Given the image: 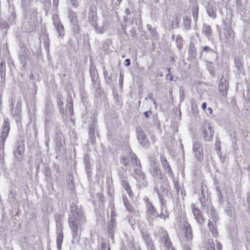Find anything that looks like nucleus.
Instances as JSON below:
<instances>
[{"label": "nucleus", "mask_w": 250, "mask_h": 250, "mask_svg": "<svg viewBox=\"0 0 250 250\" xmlns=\"http://www.w3.org/2000/svg\"><path fill=\"white\" fill-rule=\"evenodd\" d=\"M129 159H130V156L129 154L127 157H123L121 160V163L124 166L126 167L129 165Z\"/></svg>", "instance_id": "8fccbe9b"}, {"label": "nucleus", "mask_w": 250, "mask_h": 250, "mask_svg": "<svg viewBox=\"0 0 250 250\" xmlns=\"http://www.w3.org/2000/svg\"><path fill=\"white\" fill-rule=\"evenodd\" d=\"M208 225L212 235L216 237L218 235V231L216 228L217 225H215L210 220H208Z\"/></svg>", "instance_id": "7c9ffc66"}, {"label": "nucleus", "mask_w": 250, "mask_h": 250, "mask_svg": "<svg viewBox=\"0 0 250 250\" xmlns=\"http://www.w3.org/2000/svg\"><path fill=\"white\" fill-rule=\"evenodd\" d=\"M154 191L157 193L158 198L161 202V212L160 214H158L157 213L156 217H159L161 218H163L165 220L166 218H168L169 217V212L166 207V202L167 201L164 199L163 195L161 194L159 192L158 189L157 188H154Z\"/></svg>", "instance_id": "7ed1b4c3"}, {"label": "nucleus", "mask_w": 250, "mask_h": 250, "mask_svg": "<svg viewBox=\"0 0 250 250\" xmlns=\"http://www.w3.org/2000/svg\"><path fill=\"white\" fill-rule=\"evenodd\" d=\"M208 15L212 19H215L216 17V9L215 6L212 4L208 3L206 7Z\"/></svg>", "instance_id": "b1692460"}, {"label": "nucleus", "mask_w": 250, "mask_h": 250, "mask_svg": "<svg viewBox=\"0 0 250 250\" xmlns=\"http://www.w3.org/2000/svg\"><path fill=\"white\" fill-rule=\"evenodd\" d=\"M192 151L196 159L199 162L204 160V156L202 146L199 141L193 140L192 145Z\"/></svg>", "instance_id": "20e7f679"}, {"label": "nucleus", "mask_w": 250, "mask_h": 250, "mask_svg": "<svg viewBox=\"0 0 250 250\" xmlns=\"http://www.w3.org/2000/svg\"><path fill=\"white\" fill-rule=\"evenodd\" d=\"M123 82H124V76L121 73V74H120V77H119V85L121 87H122L123 84Z\"/></svg>", "instance_id": "680f3d73"}, {"label": "nucleus", "mask_w": 250, "mask_h": 250, "mask_svg": "<svg viewBox=\"0 0 250 250\" xmlns=\"http://www.w3.org/2000/svg\"><path fill=\"white\" fill-rule=\"evenodd\" d=\"M56 146L61 147H62L64 144V137L62 134L60 132H57L56 133Z\"/></svg>", "instance_id": "c85d7f7f"}, {"label": "nucleus", "mask_w": 250, "mask_h": 250, "mask_svg": "<svg viewBox=\"0 0 250 250\" xmlns=\"http://www.w3.org/2000/svg\"><path fill=\"white\" fill-rule=\"evenodd\" d=\"M235 65L237 70L239 72H242L243 70V61L240 58H236L235 59Z\"/></svg>", "instance_id": "c9c22d12"}, {"label": "nucleus", "mask_w": 250, "mask_h": 250, "mask_svg": "<svg viewBox=\"0 0 250 250\" xmlns=\"http://www.w3.org/2000/svg\"><path fill=\"white\" fill-rule=\"evenodd\" d=\"M57 233V247L58 250H61L62 244L63 239V232H58Z\"/></svg>", "instance_id": "72a5a7b5"}, {"label": "nucleus", "mask_w": 250, "mask_h": 250, "mask_svg": "<svg viewBox=\"0 0 250 250\" xmlns=\"http://www.w3.org/2000/svg\"><path fill=\"white\" fill-rule=\"evenodd\" d=\"M160 160L163 168L164 169V170L166 171V172L167 173L169 177L172 178L174 176V174L172 172L171 168L167 160L164 155H161Z\"/></svg>", "instance_id": "2eb2a0df"}, {"label": "nucleus", "mask_w": 250, "mask_h": 250, "mask_svg": "<svg viewBox=\"0 0 250 250\" xmlns=\"http://www.w3.org/2000/svg\"><path fill=\"white\" fill-rule=\"evenodd\" d=\"M57 103L61 114L64 113V110L63 107V103L60 97H58L57 100Z\"/></svg>", "instance_id": "49530a36"}, {"label": "nucleus", "mask_w": 250, "mask_h": 250, "mask_svg": "<svg viewBox=\"0 0 250 250\" xmlns=\"http://www.w3.org/2000/svg\"><path fill=\"white\" fill-rule=\"evenodd\" d=\"M151 113H152L151 111H146L144 112V115L146 118H148Z\"/></svg>", "instance_id": "338daca9"}, {"label": "nucleus", "mask_w": 250, "mask_h": 250, "mask_svg": "<svg viewBox=\"0 0 250 250\" xmlns=\"http://www.w3.org/2000/svg\"><path fill=\"white\" fill-rule=\"evenodd\" d=\"M219 89L220 93L223 97H226L229 89V82L225 78H222L219 83Z\"/></svg>", "instance_id": "dca6fc26"}, {"label": "nucleus", "mask_w": 250, "mask_h": 250, "mask_svg": "<svg viewBox=\"0 0 250 250\" xmlns=\"http://www.w3.org/2000/svg\"><path fill=\"white\" fill-rule=\"evenodd\" d=\"M204 250H215L214 243L212 239L207 241Z\"/></svg>", "instance_id": "e433bc0d"}, {"label": "nucleus", "mask_w": 250, "mask_h": 250, "mask_svg": "<svg viewBox=\"0 0 250 250\" xmlns=\"http://www.w3.org/2000/svg\"><path fill=\"white\" fill-rule=\"evenodd\" d=\"M136 132L137 138L141 145L144 147H148L149 146V142L142 129L140 127L137 128L136 129Z\"/></svg>", "instance_id": "9d476101"}, {"label": "nucleus", "mask_w": 250, "mask_h": 250, "mask_svg": "<svg viewBox=\"0 0 250 250\" xmlns=\"http://www.w3.org/2000/svg\"><path fill=\"white\" fill-rule=\"evenodd\" d=\"M203 136L205 140L210 141L213 135L212 126L208 123H205L202 126Z\"/></svg>", "instance_id": "1a4fd4ad"}, {"label": "nucleus", "mask_w": 250, "mask_h": 250, "mask_svg": "<svg viewBox=\"0 0 250 250\" xmlns=\"http://www.w3.org/2000/svg\"><path fill=\"white\" fill-rule=\"evenodd\" d=\"M119 176L121 181L127 180V175L126 171L123 169L120 170L119 171Z\"/></svg>", "instance_id": "37998d69"}, {"label": "nucleus", "mask_w": 250, "mask_h": 250, "mask_svg": "<svg viewBox=\"0 0 250 250\" xmlns=\"http://www.w3.org/2000/svg\"><path fill=\"white\" fill-rule=\"evenodd\" d=\"M94 28L96 30L97 33H100V34L103 33L105 30L103 27H99L97 24H96V27H94Z\"/></svg>", "instance_id": "13d9d810"}, {"label": "nucleus", "mask_w": 250, "mask_h": 250, "mask_svg": "<svg viewBox=\"0 0 250 250\" xmlns=\"http://www.w3.org/2000/svg\"><path fill=\"white\" fill-rule=\"evenodd\" d=\"M134 172V178L137 180L139 187L144 188L146 187L147 185L146 177L144 173L141 170V168H135Z\"/></svg>", "instance_id": "423d86ee"}, {"label": "nucleus", "mask_w": 250, "mask_h": 250, "mask_svg": "<svg viewBox=\"0 0 250 250\" xmlns=\"http://www.w3.org/2000/svg\"><path fill=\"white\" fill-rule=\"evenodd\" d=\"M88 20L92 26L96 27L97 13L95 9H90L88 14Z\"/></svg>", "instance_id": "5701e85b"}, {"label": "nucleus", "mask_w": 250, "mask_h": 250, "mask_svg": "<svg viewBox=\"0 0 250 250\" xmlns=\"http://www.w3.org/2000/svg\"><path fill=\"white\" fill-rule=\"evenodd\" d=\"M0 75L2 82H4L6 75V66L5 62L2 61L0 64Z\"/></svg>", "instance_id": "473e14b6"}, {"label": "nucleus", "mask_w": 250, "mask_h": 250, "mask_svg": "<svg viewBox=\"0 0 250 250\" xmlns=\"http://www.w3.org/2000/svg\"><path fill=\"white\" fill-rule=\"evenodd\" d=\"M9 26L8 22L4 20L0 19V28L1 29H7Z\"/></svg>", "instance_id": "3c124183"}, {"label": "nucleus", "mask_w": 250, "mask_h": 250, "mask_svg": "<svg viewBox=\"0 0 250 250\" xmlns=\"http://www.w3.org/2000/svg\"><path fill=\"white\" fill-rule=\"evenodd\" d=\"M183 230L185 237L188 240L192 238V229L190 225L186 221L183 224Z\"/></svg>", "instance_id": "412c9836"}, {"label": "nucleus", "mask_w": 250, "mask_h": 250, "mask_svg": "<svg viewBox=\"0 0 250 250\" xmlns=\"http://www.w3.org/2000/svg\"><path fill=\"white\" fill-rule=\"evenodd\" d=\"M101 250H110L109 245L103 242L101 244Z\"/></svg>", "instance_id": "bf43d9fd"}, {"label": "nucleus", "mask_w": 250, "mask_h": 250, "mask_svg": "<svg viewBox=\"0 0 250 250\" xmlns=\"http://www.w3.org/2000/svg\"><path fill=\"white\" fill-rule=\"evenodd\" d=\"M224 29V35L227 42H233L235 38V33L234 31L230 26H228L227 24H225Z\"/></svg>", "instance_id": "a211bd4d"}, {"label": "nucleus", "mask_w": 250, "mask_h": 250, "mask_svg": "<svg viewBox=\"0 0 250 250\" xmlns=\"http://www.w3.org/2000/svg\"><path fill=\"white\" fill-rule=\"evenodd\" d=\"M180 100L181 101H183L184 100V95H185V92H184V91L183 89H181L180 90Z\"/></svg>", "instance_id": "e2e57ef3"}, {"label": "nucleus", "mask_w": 250, "mask_h": 250, "mask_svg": "<svg viewBox=\"0 0 250 250\" xmlns=\"http://www.w3.org/2000/svg\"><path fill=\"white\" fill-rule=\"evenodd\" d=\"M247 202L249 204L248 208L250 210V192L248 194Z\"/></svg>", "instance_id": "774afa93"}, {"label": "nucleus", "mask_w": 250, "mask_h": 250, "mask_svg": "<svg viewBox=\"0 0 250 250\" xmlns=\"http://www.w3.org/2000/svg\"><path fill=\"white\" fill-rule=\"evenodd\" d=\"M160 234L159 237L161 239V243H163L167 250H175L174 248L171 246V242L168 237L167 232L163 229H159Z\"/></svg>", "instance_id": "0eeeda50"}, {"label": "nucleus", "mask_w": 250, "mask_h": 250, "mask_svg": "<svg viewBox=\"0 0 250 250\" xmlns=\"http://www.w3.org/2000/svg\"><path fill=\"white\" fill-rule=\"evenodd\" d=\"M123 201L124 205L126 209L129 212H132L133 211V208L132 206L129 203L126 198L123 197Z\"/></svg>", "instance_id": "58836bf2"}, {"label": "nucleus", "mask_w": 250, "mask_h": 250, "mask_svg": "<svg viewBox=\"0 0 250 250\" xmlns=\"http://www.w3.org/2000/svg\"><path fill=\"white\" fill-rule=\"evenodd\" d=\"M176 43L179 49H181L183 46L182 38L178 37L176 40Z\"/></svg>", "instance_id": "864d4df0"}, {"label": "nucleus", "mask_w": 250, "mask_h": 250, "mask_svg": "<svg viewBox=\"0 0 250 250\" xmlns=\"http://www.w3.org/2000/svg\"><path fill=\"white\" fill-rule=\"evenodd\" d=\"M72 6L74 8L78 7L79 5V0H69Z\"/></svg>", "instance_id": "4d7b16f0"}, {"label": "nucleus", "mask_w": 250, "mask_h": 250, "mask_svg": "<svg viewBox=\"0 0 250 250\" xmlns=\"http://www.w3.org/2000/svg\"><path fill=\"white\" fill-rule=\"evenodd\" d=\"M207 211L210 215L209 220H210L215 225H217L219 218L214 208L211 205H209L208 207Z\"/></svg>", "instance_id": "aec40b11"}, {"label": "nucleus", "mask_w": 250, "mask_h": 250, "mask_svg": "<svg viewBox=\"0 0 250 250\" xmlns=\"http://www.w3.org/2000/svg\"><path fill=\"white\" fill-rule=\"evenodd\" d=\"M188 53L191 59H194L196 57L197 51L195 44L193 42H191L189 44Z\"/></svg>", "instance_id": "c756f323"}, {"label": "nucleus", "mask_w": 250, "mask_h": 250, "mask_svg": "<svg viewBox=\"0 0 250 250\" xmlns=\"http://www.w3.org/2000/svg\"><path fill=\"white\" fill-rule=\"evenodd\" d=\"M201 197L203 198V199H205L206 197L207 196V187L206 186H201Z\"/></svg>", "instance_id": "a18cd8bd"}, {"label": "nucleus", "mask_w": 250, "mask_h": 250, "mask_svg": "<svg viewBox=\"0 0 250 250\" xmlns=\"http://www.w3.org/2000/svg\"><path fill=\"white\" fill-rule=\"evenodd\" d=\"M192 212L195 219L199 224H202L205 222V219L203 215L201 213L200 209L195 207V205H191Z\"/></svg>", "instance_id": "6ab92c4d"}, {"label": "nucleus", "mask_w": 250, "mask_h": 250, "mask_svg": "<svg viewBox=\"0 0 250 250\" xmlns=\"http://www.w3.org/2000/svg\"><path fill=\"white\" fill-rule=\"evenodd\" d=\"M142 236L148 250H156L153 241L150 236L146 232H142Z\"/></svg>", "instance_id": "4be33fe9"}, {"label": "nucleus", "mask_w": 250, "mask_h": 250, "mask_svg": "<svg viewBox=\"0 0 250 250\" xmlns=\"http://www.w3.org/2000/svg\"><path fill=\"white\" fill-rule=\"evenodd\" d=\"M54 108L53 104L50 101H47L45 105V123L48 124L52 121L54 116Z\"/></svg>", "instance_id": "6e6552de"}, {"label": "nucleus", "mask_w": 250, "mask_h": 250, "mask_svg": "<svg viewBox=\"0 0 250 250\" xmlns=\"http://www.w3.org/2000/svg\"><path fill=\"white\" fill-rule=\"evenodd\" d=\"M203 50L201 52V55L203 54L204 52H206V53H211L213 54L215 56H216V54L215 53L214 50L211 49L210 47L208 46H204L202 47Z\"/></svg>", "instance_id": "a19ab883"}, {"label": "nucleus", "mask_w": 250, "mask_h": 250, "mask_svg": "<svg viewBox=\"0 0 250 250\" xmlns=\"http://www.w3.org/2000/svg\"><path fill=\"white\" fill-rule=\"evenodd\" d=\"M68 18L71 23L78 22L77 18V14L73 11H69L68 13Z\"/></svg>", "instance_id": "4c0bfd02"}, {"label": "nucleus", "mask_w": 250, "mask_h": 250, "mask_svg": "<svg viewBox=\"0 0 250 250\" xmlns=\"http://www.w3.org/2000/svg\"><path fill=\"white\" fill-rule=\"evenodd\" d=\"M147 26L148 30H149L150 33L152 35V36L154 37H157L158 35L155 29H154L151 25L149 24H148Z\"/></svg>", "instance_id": "603ef678"}, {"label": "nucleus", "mask_w": 250, "mask_h": 250, "mask_svg": "<svg viewBox=\"0 0 250 250\" xmlns=\"http://www.w3.org/2000/svg\"><path fill=\"white\" fill-rule=\"evenodd\" d=\"M56 227H57V229H56L57 232H63L62 231L63 226H62V224L61 219H56Z\"/></svg>", "instance_id": "79ce46f5"}, {"label": "nucleus", "mask_w": 250, "mask_h": 250, "mask_svg": "<svg viewBox=\"0 0 250 250\" xmlns=\"http://www.w3.org/2000/svg\"><path fill=\"white\" fill-rule=\"evenodd\" d=\"M145 203L147 217L150 219H152L156 217L157 211L153 204L149 202L147 198L146 199Z\"/></svg>", "instance_id": "f8f14e48"}, {"label": "nucleus", "mask_w": 250, "mask_h": 250, "mask_svg": "<svg viewBox=\"0 0 250 250\" xmlns=\"http://www.w3.org/2000/svg\"><path fill=\"white\" fill-rule=\"evenodd\" d=\"M198 11H199V8L197 5H195L192 8V16H193V20L195 22H196V21L198 20Z\"/></svg>", "instance_id": "ea45409f"}, {"label": "nucleus", "mask_w": 250, "mask_h": 250, "mask_svg": "<svg viewBox=\"0 0 250 250\" xmlns=\"http://www.w3.org/2000/svg\"><path fill=\"white\" fill-rule=\"evenodd\" d=\"M89 73L92 84L95 88H98L100 85V82L98 81V74L95 66H91L89 70Z\"/></svg>", "instance_id": "4468645a"}, {"label": "nucleus", "mask_w": 250, "mask_h": 250, "mask_svg": "<svg viewBox=\"0 0 250 250\" xmlns=\"http://www.w3.org/2000/svg\"><path fill=\"white\" fill-rule=\"evenodd\" d=\"M72 26V30L73 33L75 34H78L79 33L80 27L78 22L71 23Z\"/></svg>", "instance_id": "de8ad7c7"}, {"label": "nucleus", "mask_w": 250, "mask_h": 250, "mask_svg": "<svg viewBox=\"0 0 250 250\" xmlns=\"http://www.w3.org/2000/svg\"><path fill=\"white\" fill-rule=\"evenodd\" d=\"M202 32L209 40L212 35V30L210 26L204 23L202 29Z\"/></svg>", "instance_id": "bb28decb"}, {"label": "nucleus", "mask_w": 250, "mask_h": 250, "mask_svg": "<svg viewBox=\"0 0 250 250\" xmlns=\"http://www.w3.org/2000/svg\"><path fill=\"white\" fill-rule=\"evenodd\" d=\"M151 167L150 172L154 180L156 181L158 180H163L164 176L162 174L161 170L156 162L153 160L150 162Z\"/></svg>", "instance_id": "39448f33"}, {"label": "nucleus", "mask_w": 250, "mask_h": 250, "mask_svg": "<svg viewBox=\"0 0 250 250\" xmlns=\"http://www.w3.org/2000/svg\"><path fill=\"white\" fill-rule=\"evenodd\" d=\"M30 0H22V6L26 9L30 5Z\"/></svg>", "instance_id": "5fc2aeb1"}, {"label": "nucleus", "mask_w": 250, "mask_h": 250, "mask_svg": "<svg viewBox=\"0 0 250 250\" xmlns=\"http://www.w3.org/2000/svg\"><path fill=\"white\" fill-rule=\"evenodd\" d=\"M234 210V208L230 204H228V206L226 208V211L227 212L229 216H231L232 215Z\"/></svg>", "instance_id": "09e8293b"}, {"label": "nucleus", "mask_w": 250, "mask_h": 250, "mask_svg": "<svg viewBox=\"0 0 250 250\" xmlns=\"http://www.w3.org/2000/svg\"><path fill=\"white\" fill-rule=\"evenodd\" d=\"M174 188L177 191V193L178 194L179 192L180 188L179 184L177 182L174 183Z\"/></svg>", "instance_id": "69168bd1"}, {"label": "nucleus", "mask_w": 250, "mask_h": 250, "mask_svg": "<svg viewBox=\"0 0 250 250\" xmlns=\"http://www.w3.org/2000/svg\"><path fill=\"white\" fill-rule=\"evenodd\" d=\"M96 124L92 123L90 124L89 126V135L91 139V142L92 144H94L95 142V129H96Z\"/></svg>", "instance_id": "cd10ccee"}, {"label": "nucleus", "mask_w": 250, "mask_h": 250, "mask_svg": "<svg viewBox=\"0 0 250 250\" xmlns=\"http://www.w3.org/2000/svg\"><path fill=\"white\" fill-rule=\"evenodd\" d=\"M24 151V146L23 142H17L16 145V149L14 153L15 158L18 161L22 160L23 154Z\"/></svg>", "instance_id": "f3484780"}, {"label": "nucleus", "mask_w": 250, "mask_h": 250, "mask_svg": "<svg viewBox=\"0 0 250 250\" xmlns=\"http://www.w3.org/2000/svg\"><path fill=\"white\" fill-rule=\"evenodd\" d=\"M9 131V124L7 121L4 120L3 124V128L1 132L0 136V159L1 161V163H3L4 160V143L5 140L8 136V133Z\"/></svg>", "instance_id": "f03ea898"}, {"label": "nucleus", "mask_w": 250, "mask_h": 250, "mask_svg": "<svg viewBox=\"0 0 250 250\" xmlns=\"http://www.w3.org/2000/svg\"><path fill=\"white\" fill-rule=\"evenodd\" d=\"M54 25L60 38H63L64 35V27L59 20L58 15H53L52 17Z\"/></svg>", "instance_id": "9b49d317"}, {"label": "nucleus", "mask_w": 250, "mask_h": 250, "mask_svg": "<svg viewBox=\"0 0 250 250\" xmlns=\"http://www.w3.org/2000/svg\"><path fill=\"white\" fill-rule=\"evenodd\" d=\"M130 159L132 164L137 167V168H141V163L140 160L137 158L135 154L133 152H130L129 153Z\"/></svg>", "instance_id": "a878e982"}, {"label": "nucleus", "mask_w": 250, "mask_h": 250, "mask_svg": "<svg viewBox=\"0 0 250 250\" xmlns=\"http://www.w3.org/2000/svg\"><path fill=\"white\" fill-rule=\"evenodd\" d=\"M66 106L68 108V111L71 114H73V101L70 96L67 98V104Z\"/></svg>", "instance_id": "f704fd0d"}, {"label": "nucleus", "mask_w": 250, "mask_h": 250, "mask_svg": "<svg viewBox=\"0 0 250 250\" xmlns=\"http://www.w3.org/2000/svg\"><path fill=\"white\" fill-rule=\"evenodd\" d=\"M116 228V222L113 219H111L108 224V232L110 237L113 239L114 237V231Z\"/></svg>", "instance_id": "393cba45"}, {"label": "nucleus", "mask_w": 250, "mask_h": 250, "mask_svg": "<svg viewBox=\"0 0 250 250\" xmlns=\"http://www.w3.org/2000/svg\"><path fill=\"white\" fill-rule=\"evenodd\" d=\"M215 148L217 151L220 153L221 147H220V142L219 140H217L215 143Z\"/></svg>", "instance_id": "052dcab7"}, {"label": "nucleus", "mask_w": 250, "mask_h": 250, "mask_svg": "<svg viewBox=\"0 0 250 250\" xmlns=\"http://www.w3.org/2000/svg\"><path fill=\"white\" fill-rule=\"evenodd\" d=\"M122 185L126 191L127 193L130 197H132L133 195V193L132 192L130 187L127 180L121 181Z\"/></svg>", "instance_id": "2f4dec72"}, {"label": "nucleus", "mask_w": 250, "mask_h": 250, "mask_svg": "<svg viewBox=\"0 0 250 250\" xmlns=\"http://www.w3.org/2000/svg\"><path fill=\"white\" fill-rule=\"evenodd\" d=\"M184 25L187 30L190 29V19L188 17H184Z\"/></svg>", "instance_id": "c03bdc74"}, {"label": "nucleus", "mask_w": 250, "mask_h": 250, "mask_svg": "<svg viewBox=\"0 0 250 250\" xmlns=\"http://www.w3.org/2000/svg\"><path fill=\"white\" fill-rule=\"evenodd\" d=\"M68 224L71 230L72 243H78L80 239L81 226L86 222L85 217L81 206L72 203L70 206Z\"/></svg>", "instance_id": "f257e3e1"}, {"label": "nucleus", "mask_w": 250, "mask_h": 250, "mask_svg": "<svg viewBox=\"0 0 250 250\" xmlns=\"http://www.w3.org/2000/svg\"><path fill=\"white\" fill-rule=\"evenodd\" d=\"M30 53L25 48H22L20 50L19 57L21 64L23 67H25L27 62L30 59Z\"/></svg>", "instance_id": "ddd939ff"}, {"label": "nucleus", "mask_w": 250, "mask_h": 250, "mask_svg": "<svg viewBox=\"0 0 250 250\" xmlns=\"http://www.w3.org/2000/svg\"><path fill=\"white\" fill-rule=\"evenodd\" d=\"M157 188L158 189L160 193L161 194H162L163 197H164L163 194L161 193L160 192H162L164 193V194H167V189H166V188L165 187V186L164 185H161L160 187V189H159L157 187H155L154 188Z\"/></svg>", "instance_id": "6e6d98bb"}, {"label": "nucleus", "mask_w": 250, "mask_h": 250, "mask_svg": "<svg viewBox=\"0 0 250 250\" xmlns=\"http://www.w3.org/2000/svg\"><path fill=\"white\" fill-rule=\"evenodd\" d=\"M216 249H217V250H222L221 244L218 241H216Z\"/></svg>", "instance_id": "0e129e2a"}]
</instances>
